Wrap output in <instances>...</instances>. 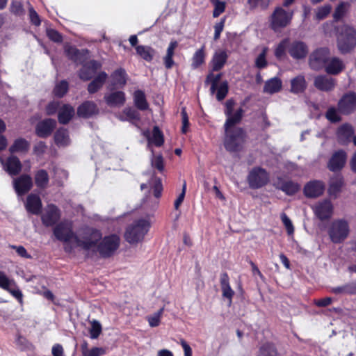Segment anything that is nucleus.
Segmentation results:
<instances>
[{
	"label": "nucleus",
	"instance_id": "1",
	"mask_svg": "<svg viewBox=\"0 0 356 356\" xmlns=\"http://www.w3.org/2000/svg\"><path fill=\"white\" fill-rule=\"evenodd\" d=\"M235 104L233 99H227L225 104L226 120L224 124L223 145L229 152L241 151L247 136L243 128L236 127L242 121L244 110L240 107L233 113Z\"/></svg>",
	"mask_w": 356,
	"mask_h": 356
},
{
	"label": "nucleus",
	"instance_id": "2",
	"mask_svg": "<svg viewBox=\"0 0 356 356\" xmlns=\"http://www.w3.org/2000/svg\"><path fill=\"white\" fill-rule=\"evenodd\" d=\"M356 47V29L350 25H343L337 36V48L341 54H346Z\"/></svg>",
	"mask_w": 356,
	"mask_h": 356
},
{
	"label": "nucleus",
	"instance_id": "3",
	"mask_svg": "<svg viewBox=\"0 0 356 356\" xmlns=\"http://www.w3.org/2000/svg\"><path fill=\"white\" fill-rule=\"evenodd\" d=\"M150 223L147 220L138 219L127 227L124 233L125 240L130 244L138 243L143 240L148 232Z\"/></svg>",
	"mask_w": 356,
	"mask_h": 356
},
{
	"label": "nucleus",
	"instance_id": "4",
	"mask_svg": "<svg viewBox=\"0 0 356 356\" xmlns=\"http://www.w3.org/2000/svg\"><path fill=\"white\" fill-rule=\"evenodd\" d=\"M327 233L332 243H341L349 235V223L345 219L334 220L330 224Z\"/></svg>",
	"mask_w": 356,
	"mask_h": 356
},
{
	"label": "nucleus",
	"instance_id": "5",
	"mask_svg": "<svg viewBox=\"0 0 356 356\" xmlns=\"http://www.w3.org/2000/svg\"><path fill=\"white\" fill-rule=\"evenodd\" d=\"M120 244V237L115 234L105 236L97 243L96 246L97 251L101 257L106 259L111 257Z\"/></svg>",
	"mask_w": 356,
	"mask_h": 356
},
{
	"label": "nucleus",
	"instance_id": "6",
	"mask_svg": "<svg viewBox=\"0 0 356 356\" xmlns=\"http://www.w3.org/2000/svg\"><path fill=\"white\" fill-rule=\"evenodd\" d=\"M246 179L250 188L255 190L266 186L270 181V176L266 169L256 166L250 170Z\"/></svg>",
	"mask_w": 356,
	"mask_h": 356
},
{
	"label": "nucleus",
	"instance_id": "7",
	"mask_svg": "<svg viewBox=\"0 0 356 356\" xmlns=\"http://www.w3.org/2000/svg\"><path fill=\"white\" fill-rule=\"evenodd\" d=\"M331 55L328 47H318L309 56L308 64L314 71L323 70Z\"/></svg>",
	"mask_w": 356,
	"mask_h": 356
},
{
	"label": "nucleus",
	"instance_id": "8",
	"mask_svg": "<svg viewBox=\"0 0 356 356\" xmlns=\"http://www.w3.org/2000/svg\"><path fill=\"white\" fill-rule=\"evenodd\" d=\"M102 239V232L97 229L91 228L86 232L83 239L76 235L74 242L77 247L81 248L85 251H88L97 246V243Z\"/></svg>",
	"mask_w": 356,
	"mask_h": 356
},
{
	"label": "nucleus",
	"instance_id": "9",
	"mask_svg": "<svg viewBox=\"0 0 356 356\" xmlns=\"http://www.w3.org/2000/svg\"><path fill=\"white\" fill-rule=\"evenodd\" d=\"M56 238L63 243H69L75 239L76 234L73 231L72 222L69 220H63L56 224L53 229Z\"/></svg>",
	"mask_w": 356,
	"mask_h": 356
},
{
	"label": "nucleus",
	"instance_id": "10",
	"mask_svg": "<svg viewBox=\"0 0 356 356\" xmlns=\"http://www.w3.org/2000/svg\"><path fill=\"white\" fill-rule=\"evenodd\" d=\"M338 111L343 115H349L356 110V92L344 93L337 104Z\"/></svg>",
	"mask_w": 356,
	"mask_h": 356
},
{
	"label": "nucleus",
	"instance_id": "11",
	"mask_svg": "<svg viewBox=\"0 0 356 356\" xmlns=\"http://www.w3.org/2000/svg\"><path fill=\"white\" fill-rule=\"evenodd\" d=\"M66 57L76 65L83 64L89 57L90 51L87 49H79L74 45L66 44L64 46Z\"/></svg>",
	"mask_w": 356,
	"mask_h": 356
},
{
	"label": "nucleus",
	"instance_id": "12",
	"mask_svg": "<svg viewBox=\"0 0 356 356\" xmlns=\"http://www.w3.org/2000/svg\"><path fill=\"white\" fill-rule=\"evenodd\" d=\"M291 18L292 14L289 15L282 8L277 7L270 16V27L274 31L286 27L290 24Z\"/></svg>",
	"mask_w": 356,
	"mask_h": 356
},
{
	"label": "nucleus",
	"instance_id": "13",
	"mask_svg": "<svg viewBox=\"0 0 356 356\" xmlns=\"http://www.w3.org/2000/svg\"><path fill=\"white\" fill-rule=\"evenodd\" d=\"M13 188L18 196L27 194L33 188V182L31 175L22 174L13 179Z\"/></svg>",
	"mask_w": 356,
	"mask_h": 356
},
{
	"label": "nucleus",
	"instance_id": "14",
	"mask_svg": "<svg viewBox=\"0 0 356 356\" xmlns=\"http://www.w3.org/2000/svg\"><path fill=\"white\" fill-rule=\"evenodd\" d=\"M312 209L315 216L321 221L329 220L333 213V205L329 200L318 202Z\"/></svg>",
	"mask_w": 356,
	"mask_h": 356
},
{
	"label": "nucleus",
	"instance_id": "15",
	"mask_svg": "<svg viewBox=\"0 0 356 356\" xmlns=\"http://www.w3.org/2000/svg\"><path fill=\"white\" fill-rule=\"evenodd\" d=\"M61 216L59 208L54 204L47 205L45 212L41 216V220L44 226L49 227L58 224Z\"/></svg>",
	"mask_w": 356,
	"mask_h": 356
},
{
	"label": "nucleus",
	"instance_id": "16",
	"mask_svg": "<svg viewBox=\"0 0 356 356\" xmlns=\"http://www.w3.org/2000/svg\"><path fill=\"white\" fill-rule=\"evenodd\" d=\"M56 121L52 118H46L36 124L35 132L37 136L47 138L50 136L56 127Z\"/></svg>",
	"mask_w": 356,
	"mask_h": 356
},
{
	"label": "nucleus",
	"instance_id": "17",
	"mask_svg": "<svg viewBox=\"0 0 356 356\" xmlns=\"http://www.w3.org/2000/svg\"><path fill=\"white\" fill-rule=\"evenodd\" d=\"M347 154L343 149L334 152L327 162V167L331 172L341 171L345 166Z\"/></svg>",
	"mask_w": 356,
	"mask_h": 356
},
{
	"label": "nucleus",
	"instance_id": "18",
	"mask_svg": "<svg viewBox=\"0 0 356 356\" xmlns=\"http://www.w3.org/2000/svg\"><path fill=\"white\" fill-rule=\"evenodd\" d=\"M0 161L3 169L10 176H17L22 171V164L17 156H9L6 160L0 157Z\"/></svg>",
	"mask_w": 356,
	"mask_h": 356
},
{
	"label": "nucleus",
	"instance_id": "19",
	"mask_svg": "<svg viewBox=\"0 0 356 356\" xmlns=\"http://www.w3.org/2000/svg\"><path fill=\"white\" fill-rule=\"evenodd\" d=\"M309 53L307 44L301 40H294L290 42L289 46V54L294 60L305 59Z\"/></svg>",
	"mask_w": 356,
	"mask_h": 356
},
{
	"label": "nucleus",
	"instance_id": "20",
	"mask_svg": "<svg viewBox=\"0 0 356 356\" xmlns=\"http://www.w3.org/2000/svg\"><path fill=\"white\" fill-rule=\"evenodd\" d=\"M81 65L82 67L78 72V76L80 79L84 81L90 80L102 67L101 63L95 60L86 61Z\"/></svg>",
	"mask_w": 356,
	"mask_h": 356
},
{
	"label": "nucleus",
	"instance_id": "21",
	"mask_svg": "<svg viewBox=\"0 0 356 356\" xmlns=\"http://www.w3.org/2000/svg\"><path fill=\"white\" fill-rule=\"evenodd\" d=\"M337 85L336 79L329 76L328 74H321L314 77V86L320 91L330 92Z\"/></svg>",
	"mask_w": 356,
	"mask_h": 356
},
{
	"label": "nucleus",
	"instance_id": "22",
	"mask_svg": "<svg viewBox=\"0 0 356 356\" xmlns=\"http://www.w3.org/2000/svg\"><path fill=\"white\" fill-rule=\"evenodd\" d=\"M24 207L26 211L32 215H40L42 210V202L39 195L31 193L26 197Z\"/></svg>",
	"mask_w": 356,
	"mask_h": 356
},
{
	"label": "nucleus",
	"instance_id": "23",
	"mask_svg": "<svg viewBox=\"0 0 356 356\" xmlns=\"http://www.w3.org/2000/svg\"><path fill=\"white\" fill-rule=\"evenodd\" d=\"M127 74L124 69L120 67L115 70L111 74V82L108 86L109 90H114L118 88H123L127 84Z\"/></svg>",
	"mask_w": 356,
	"mask_h": 356
},
{
	"label": "nucleus",
	"instance_id": "24",
	"mask_svg": "<svg viewBox=\"0 0 356 356\" xmlns=\"http://www.w3.org/2000/svg\"><path fill=\"white\" fill-rule=\"evenodd\" d=\"M325 185L323 181L314 180L305 184L303 189L304 195L308 198H316L323 194Z\"/></svg>",
	"mask_w": 356,
	"mask_h": 356
},
{
	"label": "nucleus",
	"instance_id": "25",
	"mask_svg": "<svg viewBox=\"0 0 356 356\" xmlns=\"http://www.w3.org/2000/svg\"><path fill=\"white\" fill-rule=\"evenodd\" d=\"M274 186L289 196L294 195L300 190V185L298 183L291 180L285 181L282 177H277Z\"/></svg>",
	"mask_w": 356,
	"mask_h": 356
},
{
	"label": "nucleus",
	"instance_id": "26",
	"mask_svg": "<svg viewBox=\"0 0 356 356\" xmlns=\"http://www.w3.org/2000/svg\"><path fill=\"white\" fill-rule=\"evenodd\" d=\"M346 68L343 61L337 56L330 55L328 61L323 70L328 75H338L341 74Z\"/></svg>",
	"mask_w": 356,
	"mask_h": 356
},
{
	"label": "nucleus",
	"instance_id": "27",
	"mask_svg": "<svg viewBox=\"0 0 356 356\" xmlns=\"http://www.w3.org/2000/svg\"><path fill=\"white\" fill-rule=\"evenodd\" d=\"M99 113V108L97 104L92 101H85L81 104L76 110L79 117L88 119Z\"/></svg>",
	"mask_w": 356,
	"mask_h": 356
},
{
	"label": "nucleus",
	"instance_id": "28",
	"mask_svg": "<svg viewBox=\"0 0 356 356\" xmlns=\"http://www.w3.org/2000/svg\"><path fill=\"white\" fill-rule=\"evenodd\" d=\"M106 104L110 107H120L126 102V95L123 91L118 90L106 94L104 97Z\"/></svg>",
	"mask_w": 356,
	"mask_h": 356
},
{
	"label": "nucleus",
	"instance_id": "29",
	"mask_svg": "<svg viewBox=\"0 0 356 356\" xmlns=\"http://www.w3.org/2000/svg\"><path fill=\"white\" fill-rule=\"evenodd\" d=\"M354 129L351 124L346 123L340 126L337 132V139L340 144L347 145L352 141Z\"/></svg>",
	"mask_w": 356,
	"mask_h": 356
},
{
	"label": "nucleus",
	"instance_id": "30",
	"mask_svg": "<svg viewBox=\"0 0 356 356\" xmlns=\"http://www.w3.org/2000/svg\"><path fill=\"white\" fill-rule=\"evenodd\" d=\"M220 284L222 291V296L224 298L228 300L229 305H230L232 302L234 291L230 286L229 277L227 273L224 272L221 273L220 277Z\"/></svg>",
	"mask_w": 356,
	"mask_h": 356
},
{
	"label": "nucleus",
	"instance_id": "31",
	"mask_svg": "<svg viewBox=\"0 0 356 356\" xmlns=\"http://www.w3.org/2000/svg\"><path fill=\"white\" fill-rule=\"evenodd\" d=\"M228 55L225 50L215 52L211 60L213 72L221 70L227 63Z\"/></svg>",
	"mask_w": 356,
	"mask_h": 356
},
{
	"label": "nucleus",
	"instance_id": "32",
	"mask_svg": "<svg viewBox=\"0 0 356 356\" xmlns=\"http://www.w3.org/2000/svg\"><path fill=\"white\" fill-rule=\"evenodd\" d=\"M144 135L147 138L149 144H153L158 147H161L164 144L163 134L158 126L153 127L152 136L148 131L145 133Z\"/></svg>",
	"mask_w": 356,
	"mask_h": 356
},
{
	"label": "nucleus",
	"instance_id": "33",
	"mask_svg": "<svg viewBox=\"0 0 356 356\" xmlns=\"http://www.w3.org/2000/svg\"><path fill=\"white\" fill-rule=\"evenodd\" d=\"M74 115V109L70 104H64L58 113V120L60 124H67Z\"/></svg>",
	"mask_w": 356,
	"mask_h": 356
},
{
	"label": "nucleus",
	"instance_id": "34",
	"mask_svg": "<svg viewBox=\"0 0 356 356\" xmlns=\"http://www.w3.org/2000/svg\"><path fill=\"white\" fill-rule=\"evenodd\" d=\"M108 75L105 72H101L88 84V91L90 94H94L100 90L107 79Z\"/></svg>",
	"mask_w": 356,
	"mask_h": 356
},
{
	"label": "nucleus",
	"instance_id": "35",
	"mask_svg": "<svg viewBox=\"0 0 356 356\" xmlns=\"http://www.w3.org/2000/svg\"><path fill=\"white\" fill-rule=\"evenodd\" d=\"M30 148V143L24 138L15 139L9 147V152L13 154L15 153H26Z\"/></svg>",
	"mask_w": 356,
	"mask_h": 356
},
{
	"label": "nucleus",
	"instance_id": "36",
	"mask_svg": "<svg viewBox=\"0 0 356 356\" xmlns=\"http://www.w3.org/2000/svg\"><path fill=\"white\" fill-rule=\"evenodd\" d=\"M178 47V42L177 40L170 41L166 51V54L163 57V65L167 70L172 69L175 65L173 56L175 55V50Z\"/></svg>",
	"mask_w": 356,
	"mask_h": 356
},
{
	"label": "nucleus",
	"instance_id": "37",
	"mask_svg": "<svg viewBox=\"0 0 356 356\" xmlns=\"http://www.w3.org/2000/svg\"><path fill=\"white\" fill-rule=\"evenodd\" d=\"M282 88V80L278 77H273L265 82L264 92L268 94H274L280 92Z\"/></svg>",
	"mask_w": 356,
	"mask_h": 356
},
{
	"label": "nucleus",
	"instance_id": "38",
	"mask_svg": "<svg viewBox=\"0 0 356 356\" xmlns=\"http://www.w3.org/2000/svg\"><path fill=\"white\" fill-rule=\"evenodd\" d=\"M331 292L335 295H356V281L346 283L342 286L333 287Z\"/></svg>",
	"mask_w": 356,
	"mask_h": 356
},
{
	"label": "nucleus",
	"instance_id": "39",
	"mask_svg": "<svg viewBox=\"0 0 356 356\" xmlns=\"http://www.w3.org/2000/svg\"><path fill=\"white\" fill-rule=\"evenodd\" d=\"M54 142L58 146H67L70 143L68 130L64 127L58 128L54 134Z\"/></svg>",
	"mask_w": 356,
	"mask_h": 356
},
{
	"label": "nucleus",
	"instance_id": "40",
	"mask_svg": "<svg viewBox=\"0 0 356 356\" xmlns=\"http://www.w3.org/2000/svg\"><path fill=\"white\" fill-rule=\"evenodd\" d=\"M257 356H280L275 344L267 341L259 348Z\"/></svg>",
	"mask_w": 356,
	"mask_h": 356
},
{
	"label": "nucleus",
	"instance_id": "41",
	"mask_svg": "<svg viewBox=\"0 0 356 356\" xmlns=\"http://www.w3.org/2000/svg\"><path fill=\"white\" fill-rule=\"evenodd\" d=\"M307 88V83L303 76L299 75L291 80V92L294 94L303 92Z\"/></svg>",
	"mask_w": 356,
	"mask_h": 356
},
{
	"label": "nucleus",
	"instance_id": "42",
	"mask_svg": "<svg viewBox=\"0 0 356 356\" xmlns=\"http://www.w3.org/2000/svg\"><path fill=\"white\" fill-rule=\"evenodd\" d=\"M34 181L36 186L41 189L47 188L49 184V177L46 170L40 169L35 172Z\"/></svg>",
	"mask_w": 356,
	"mask_h": 356
},
{
	"label": "nucleus",
	"instance_id": "43",
	"mask_svg": "<svg viewBox=\"0 0 356 356\" xmlns=\"http://www.w3.org/2000/svg\"><path fill=\"white\" fill-rule=\"evenodd\" d=\"M134 101L135 106L140 111H145L149 107L145 92L140 90L134 92Z\"/></svg>",
	"mask_w": 356,
	"mask_h": 356
},
{
	"label": "nucleus",
	"instance_id": "44",
	"mask_svg": "<svg viewBox=\"0 0 356 356\" xmlns=\"http://www.w3.org/2000/svg\"><path fill=\"white\" fill-rule=\"evenodd\" d=\"M206 53L205 46L203 45L197 49L192 57L191 67L193 69H197L205 63Z\"/></svg>",
	"mask_w": 356,
	"mask_h": 356
},
{
	"label": "nucleus",
	"instance_id": "45",
	"mask_svg": "<svg viewBox=\"0 0 356 356\" xmlns=\"http://www.w3.org/2000/svg\"><path fill=\"white\" fill-rule=\"evenodd\" d=\"M290 44V39L289 38H284L277 45L274 51V55L277 60H282L286 56V50L289 51V46Z\"/></svg>",
	"mask_w": 356,
	"mask_h": 356
},
{
	"label": "nucleus",
	"instance_id": "46",
	"mask_svg": "<svg viewBox=\"0 0 356 356\" xmlns=\"http://www.w3.org/2000/svg\"><path fill=\"white\" fill-rule=\"evenodd\" d=\"M136 51L143 59L147 62H151L153 60L154 55V49L149 46L138 45L136 47Z\"/></svg>",
	"mask_w": 356,
	"mask_h": 356
},
{
	"label": "nucleus",
	"instance_id": "47",
	"mask_svg": "<svg viewBox=\"0 0 356 356\" xmlns=\"http://www.w3.org/2000/svg\"><path fill=\"white\" fill-rule=\"evenodd\" d=\"M344 184L343 179L342 177H337L332 178L330 180L328 193L330 195L337 196L339 193L341 191V188L343 187Z\"/></svg>",
	"mask_w": 356,
	"mask_h": 356
},
{
	"label": "nucleus",
	"instance_id": "48",
	"mask_svg": "<svg viewBox=\"0 0 356 356\" xmlns=\"http://www.w3.org/2000/svg\"><path fill=\"white\" fill-rule=\"evenodd\" d=\"M221 78H222L221 73H219V74L215 75V74H213V73L210 72L207 74V76L206 77L205 83L207 84H208V83L211 84L210 91L212 94H213L216 92V90L217 89V86H218V83H219L220 80L221 79Z\"/></svg>",
	"mask_w": 356,
	"mask_h": 356
},
{
	"label": "nucleus",
	"instance_id": "49",
	"mask_svg": "<svg viewBox=\"0 0 356 356\" xmlns=\"http://www.w3.org/2000/svg\"><path fill=\"white\" fill-rule=\"evenodd\" d=\"M349 6L348 2L341 1L339 3L333 13V19L335 22H339L345 16Z\"/></svg>",
	"mask_w": 356,
	"mask_h": 356
},
{
	"label": "nucleus",
	"instance_id": "50",
	"mask_svg": "<svg viewBox=\"0 0 356 356\" xmlns=\"http://www.w3.org/2000/svg\"><path fill=\"white\" fill-rule=\"evenodd\" d=\"M69 84L65 80L60 81L54 88V94L56 97L62 98L68 91Z\"/></svg>",
	"mask_w": 356,
	"mask_h": 356
},
{
	"label": "nucleus",
	"instance_id": "51",
	"mask_svg": "<svg viewBox=\"0 0 356 356\" xmlns=\"http://www.w3.org/2000/svg\"><path fill=\"white\" fill-rule=\"evenodd\" d=\"M210 1L214 7L212 14L213 17H218L225 11L226 3L225 1L220 0H210Z\"/></svg>",
	"mask_w": 356,
	"mask_h": 356
},
{
	"label": "nucleus",
	"instance_id": "52",
	"mask_svg": "<svg viewBox=\"0 0 356 356\" xmlns=\"http://www.w3.org/2000/svg\"><path fill=\"white\" fill-rule=\"evenodd\" d=\"M247 4L250 10L260 8L261 10L268 8L270 4V0H247Z\"/></svg>",
	"mask_w": 356,
	"mask_h": 356
},
{
	"label": "nucleus",
	"instance_id": "53",
	"mask_svg": "<svg viewBox=\"0 0 356 356\" xmlns=\"http://www.w3.org/2000/svg\"><path fill=\"white\" fill-rule=\"evenodd\" d=\"M216 99L218 101L223 100L228 94L229 92V85L227 81H224L220 83L219 86H217V89L216 90Z\"/></svg>",
	"mask_w": 356,
	"mask_h": 356
},
{
	"label": "nucleus",
	"instance_id": "54",
	"mask_svg": "<svg viewBox=\"0 0 356 356\" xmlns=\"http://www.w3.org/2000/svg\"><path fill=\"white\" fill-rule=\"evenodd\" d=\"M152 166L160 173H163L165 169L164 159L162 154L154 155L151 161Z\"/></svg>",
	"mask_w": 356,
	"mask_h": 356
},
{
	"label": "nucleus",
	"instance_id": "55",
	"mask_svg": "<svg viewBox=\"0 0 356 356\" xmlns=\"http://www.w3.org/2000/svg\"><path fill=\"white\" fill-rule=\"evenodd\" d=\"M267 48H264L262 51L255 59V67L259 70L267 67L268 61L266 60Z\"/></svg>",
	"mask_w": 356,
	"mask_h": 356
},
{
	"label": "nucleus",
	"instance_id": "56",
	"mask_svg": "<svg viewBox=\"0 0 356 356\" xmlns=\"http://www.w3.org/2000/svg\"><path fill=\"white\" fill-rule=\"evenodd\" d=\"M46 33L48 38L54 42L61 43L63 40V35L56 29H47Z\"/></svg>",
	"mask_w": 356,
	"mask_h": 356
},
{
	"label": "nucleus",
	"instance_id": "57",
	"mask_svg": "<svg viewBox=\"0 0 356 356\" xmlns=\"http://www.w3.org/2000/svg\"><path fill=\"white\" fill-rule=\"evenodd\" d=\"M10 11L16 16H22L24 14L23 5L19 1H12Z\"/></svg>",
	"mask_w": 356,
	"mask_h": 356
},
{
	"label": "nucleus",
	"instance_id": "58",
	"mask_svg": "<svg viewBox=\"0 0 356 356\" xmlns=\"http://www.w3.org/2000/svg\"><path fill=\"white\" fill-rule=\"evenodd\" d=\"M102 327L100 323L97 321L94 320L91 323V328L90 330V334L91 339H97L102 333Z\"/></svg>",
	"mask_w": 356,
	"mask_h": 356
},
{
	"label": "nucleus",
	"instance_id": "59",
	"mask_svg": "<svg viewBox=\"0 0 356 356\" xmlns=\"http://www.w3.org/2000/svg\"><path fill=\"white\" fill-rule=\"evenodd\" d=\"M15 285V282L6 275V273L0 270V288L3 290H8V287L11 285Z\"/></svg>",
	"mask_w": 356,
	"mask_h": 356
},
{
	"label": "nucleus",
	"instance_id": "60",
	"mask_svg": "<svg viewBox=\"0 0 356 356\" xmlns=\"http://www.w3.org/2000/svg\"><path fill=\"white\" fill-rule=\"evenodd\" d=\"M325 116L329 121L333 123L339 122L341 120V118L337 113V109L334 107L329 108L326 111Z\"/></svg>",
	"mask_w": 356,
	"mask_h": 356
},
{
	"label": "nucleus",
	"instance_id": "61",
	"mask_svg": "<svg viewBox=\"0 0 356 356\" xmlns=\"http://www.w3.org/2000/svg\"><path fill=\"white\" fill-rule=\"evenodd\" d=\"M280 217L282 222L286 228L287 234L289 235L293 234L294 227L290 218L287 216V215L285 213H282Z\"/></svg>",
	"mask_w": 356,
	"mask_h": 356
},
{
	"label": "nucleus",
	"instance_id": "62",
	"mask_svg": "<svg viewBox=\"0 0 356 356\" xmlns=\"http://www.w3.org/2000/svg\"><path fill=\"white\" fill-rule=\"evenodd\" d=\"M181 121H182V127H181V133L186 134L190 126L189 118L188 113L186 112V108L183 107L181 111Z\"/></svg>",
	"mask_w": 356,
	"mask_h": 356
},
{
	"label": "nucleus",
	"instance_id": "63",
	"mask_svg": "<svg viewBox=\"0 0 356 356\" xmlns=\"http://www.w3.org/2000/svg\"><path fill=\"white\" fill-rule=\"evenodd\" d=\"M29 16L31 24L35 26H39L41 24L40 17L32 6L29 8Z\"/></svg>",
	"mask_w": 356,
	"mask_h": 356
},
{
	"label": "nucleus",
	"instance_id": "64",
	"mask_svg": "<svg viewBox=\"0 0 356 356\" xmlns=\"http://www.w3.org/2000/svg\"><path fill=\"white\" fill-rule=\"evenodd\" d=\"M332 7L330 4L325 5L318 8L316 14V19L322 20L327 17L331 11Z\"/></svg>",
	"mask_w": 356,
	"mask_h": 356
}]
</instances>
